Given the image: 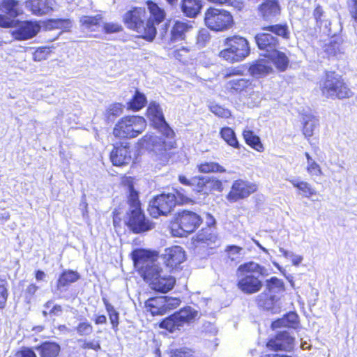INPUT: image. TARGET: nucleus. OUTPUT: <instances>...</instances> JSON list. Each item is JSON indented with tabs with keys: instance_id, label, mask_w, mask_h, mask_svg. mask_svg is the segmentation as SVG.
I'll return each instance as SVG.
<instances>
[{
	"instance_id": "nucleus-1",
	"label": "nucleus",
	"mask_w": 357,
	"mask_h": 357,
	"mask_svg": "<svg viewBox=\"0 0 357 357\" xmlns=\"http://www.w3.org/2000/svg\"><path fill=\"white\" fill-rule=\"evenodd\" d=\"M147 116L154 127L162 133V137L147 134L139 141V144L142 147L152 151L156 159L166 162L169 158L167 152L175 148L174 132L165 121L162 111L156 102H150Z\"/></svg>"
},
{
	"instance_id": "nucleus-2",
	"label": "nucleus",
	"mask_w": 357,
	"mask_h": 357,
	"mask_svg": "<svg viewBox=\"0 0 357 357\" xmlns=\"http://www.w3.org/2000/svg\"><path fill=\"white\" fill-rule=\"evenodd\" d=\"M132 259L151 289L166 293L174 287L176 282L174 278L164 273L149 251L136 250L132 252Z\"/></svg>"
},
{
	"instance_id": "nucleus-3",
	"label": "nucleus",
	"mask_w": 357,
	"mask_h": 357,
	"mask_svg": "<svg viewBox=\"0 0 357 357\" xmlns=\"http://www.w3.org/2000/svg\"><path fill=\"white\" fill-rule=\"evenodd\" d=\"M149 17L145 8H135L124 15V22L127 26L135 31L139 36L149 41H152L156 35L155 26L162 22L165 18V12L153 1L146 2Z\"/></svg>"
},
{
	"instance_id": "nucleus-4",
	"label": "nucleus",
	"mask_w": 357,
	"mask_h": 357,
	"mask_svg": "<svg viewBox=\"0 0 357 357\" xmlns=\"http://www.w3.org/2000/svg\"><path fill=\"white\" fill-rule=\"evenodd\" d=\"M263 271L264 268L254 261L240 265L236 271L237 287L245 294H253L259 291L263 287L259 279Z\"/></svg>"
},
{
	"instance_id": "nucleus-5",
	"label": "nucleus",
	"mask_w": 357,
	"mask_h": 357,
	"mask_svg": "<svg viewBox=\"0 0 357 357\" xmlns=\"http://www.w3.org/2000/svg\"><path fill=\"white\" fill-rule=\"evenodd\" d=\"M321 95L328 99L342 100L353 96V92L344 82L342 76L335 72H327L320 81Z\"/></svg>"
},
{
	"instance_id": "nucleus-6",
	"label": "nucleus",
	"mask_w": 357,
	"mask_h": 357,
	"mask_svg": "<svg viewBox=\"0 0 357 357\" xmlns=\"http://www.w3.org/2000/svg\"><path fill=\"white\" fill-rule=\"evenodd\" d=\"M262 29L265 32L257 33L255 40L259 49L264 52V54L266 57L275 51L278 47V40L272 33L287 38L289 32L287 26L281 24L265 26Z\"/></svg>"
},
{
	"instance_id": "nucleus-7",
	"label": "nucleus",
	"mask_w": 357,
	"mask_h": 357,
	"mask_svg": "<svg viewBox=\"0 0 357 357\" xmlns=\"http://www.w3.org/2000/svg\"><path fill=\"white\" fill-rule=\"evenodd\" d=\"M202 219L197 213L184 210L178 212L171 222L170 229L172 236L183 237L193 232L200 225Z\"/></svg>"
},
{
	"instance_id": "nucleus-8",
	"label": "nucleus",
	"mask_w": 357,
	"mask_h": 357,
	"mask_svg": "<svg viewBox=\"0 0 357 357\" xmlns=\"http://www.w3.org/2000/svg\"><path fill=\"white\" fill-rule=\"evenodd\" d=\"M226 48L219 53L220 57L230 62H240L250 52L248 41L243 37L235 36L225 40Z\"/></svg>"
},
{
	"instance_id": "nucleus-9",
	"label": "nucleus",
	"mask_w": 357,
	"mask_h": 357,
	"mask_svg": "<svg viewBox=\"0 0 357 357\" xmlns=\"http://www.w3.org/2000/svg\"><path fill=\"white\" fill-rule=\"evenodd\" d=\"M146 123L143 117L127 116L121 118L113 130L115 137L120 138L136 137L146 128Z\"/></svg>"
},
{
	"instance_id": "nucleus-10",
	"label": "nucleus",
	"mask_w": 357,
	"mask_h": 357,
	"mask_svg": "<svg viewBox=\"0 0 357 357\" xmlns=\"http://www.w3.org/2000/svg\"><path fill=\"white\" fill-rule=\"evenodd\" d=\"M199 317L200 314L197 310L190 306H187L166 318L160 323V326L172 333L176 330H180L185 324L194 322Z\"/></svg>"
},
{
	"instance_id": "nucleus-11",
	"label": "nucleus",
	"mask_w": 357,
	"mask_h": 357,
	"mask_svg": "<svg viewBox=\"0 0 357 357\" xmlns=\"http://www.w3.org/2000/svg\"><path fill=\"white\" fill-rule=\"evenodd\" d=\"M204 23L211 30L224 31L229 29L233 24V17L224 9L209 8L205 12Z\"/></svg>"
},
{
	"instance_id": "nucleus-12",
	"label": "nucleus",
	"mask_w": 357,
	"mask_h": 357,
	"mask_svg": "<svg viewBox=\"0 0 357 357\" xmlns=\"http://www.w3.org/2000/svg\"><path fill=\"white\" fill-rule=\"evenodd\" d=\"M175 195L161 194L150 202L149 211L151 216L158 218L167 215L175 206Z\"/></svg>"
},
{
	"instance_id": "nucleus-13",
	"label": "nucleus",
	"mask_w": 357,
	"mask_h": 357,
	"mask_svg": "<svg viewBox=\"0 0 357 357\" xmlns=\"http://www.w3.org/2000/svg\"><path fill=\"white\" fill-rule=\"evenodd\" d=\"M257 186L256 184L239 179L235 181L231 187V190L227 195L229 202L234 203L238 200L249 197L252 193L256 192Z\"/></svg>"
},
{
	"instance_id": "nucleus-14",
	"label": "nucleus",
	"mask_w": 357,
	"mask_h": 357,
	"mask_svg": "<svg viewBox=\"0 0 357 357\" xmlns=\"http://www.w3.org/2000/svg\"><path fill=\"white\" fill-rule=\"evenodd\" d=\"M10 34L16 40H26L35 37L40 31L41 26L37 21H20Z\"/></svg>"
},
{
	"instance_id": "nucleus-15",
	"label": "nucleus",
	"mask_w": 357,
	"mask_h": 357,
	"mask_svg": "<svg viewBox=\"0 0 357 357\" xmlns=\"http://www.w3.org/2000/svg\"><path fill=\"white\" fill-rule=\"evenodd\" d=\"M129 211L126 222L133 232H144L153 228L151 223L145 218L140 208L130 209Z\"/></svg>"
},
{
	"instance_id": "nucleus-16",
	"label": "nucleus",
	"mask_w": 357,
	"mask_h": 357,
	"mask_svg": "<svg viewBox=\"0 0 357 357\" xmlns=\"http://www.w3.org/2000/svg\"><path fill=\"white\" fill-rule=\"evenodd\" d=\"M162 257L167 267L174 269L185 260V253L183 248L174 245L166 248Z\"/></svg>"
},
{
	"instance_id": "nucleus-17",
	"label": "nucleus",
	"mask_w": 357,
	"mask_h": 357,
	"mask_svg": "<svg viewBox=\"0 0 357 357\" xmlns=\"http://www.w3.org/2000/svg\"><path fill=\"white\" fill-rule=\"evenodd\" d=\"M190 29H192V25L188 22L176 21L172 27L169 34L167 35V31H165L167 36L162 35V38L165 43L170 47L172 43L184 40L185 33Z\"/></svg>"
},
{
	"instance_id": "nucleus-18",
	"label": "nucleus",
	"mask_w": 357,
	"mask_h": 357,
	"mask_svg": "<svg viewBox=\"0 0 357 357\" xmlns=\"http://www.w3.org/2000/svg\"><path fill=\"white\" fill-rule=\"evenodd\" d=\"M294 346V337H291L287 331L281 332L275 339L271 340L267 343V347L275 351H291Z\"/></svg>"
},
{
	"instance_id": "nucleus-19",
	"label": "nucleus",
	"mask_w": 357,
	"mask_h": 357,
	"mask_svg": "<svg viewBox=\"0 0 357 357\" xmlns=\"http://www.w3.org/2000/svg\"><path fill=\"white\" fill-rule=\"evenodd\" d=\"M260 16L264 20H273L280 14V6L276 0H266L259 6Z\"/></svg>"
},
{
	"instance_id": "nucleus-20",
	"label": "nucleus",
	"mask_w": 357,
	"mask_h": 357,
	"mask_svg": "<svg viewBox=\"0 0 357 357\" xmlns=\"http://www.w3.org/2000/svg\"><path fill=\"white\" fill-rule=\"evenodd\" d=\"M54 0H27L25 6L33 15H43L52 10Z\"/></svg>"
},
{
	"instance_id": "nucleus-21",
	"label": "nucleus",
	"mask_w": 357,
	"mask_h": 357,
	"mask_svg": "<svg viewBox=\"0 0 357 357\" xmlns=\"http://www.w3.org/2000/svg\"><path fill=\"white\" fill-rule=\"evenodd\" d=\"M131 159L130 149L127 146L114 147L110 153V160L112 164L116 166L129 164Z\"/></svg>"
},
{
	"instance_id": "nucleus-22",
	"label": "nucleus",
	"mask_w": 357,
	"mask_h": 357,
	"mask_svg": "<svg viewBox=\"0 0 357 357\" xmlns=\"http://www.w3.org/2000/svg\"><path fill=\"white\" fill-rule=\"evenodd\" d=\"M249 72L252 76L260 78L271 73L273 72V67L269 60L260 59L250 66Z\"/></svg>"
},
{
	"instance_id": "nucleus-23",
	"label": "nucleus",
	"mask_w": 357,
	"mask_h": 357,
	"mask_svg": "<svg viewBox=\"0 0 357 357\" xmlns=\"http://www.w3.org/2000/svg\"><path fill=\"white\" fill-rule=\"evenodd\" d=\"M165 298L163 296L151 298L145 303L146 308L152 315L164 314Z\"/></svg>"
},
{
	"instance_id": "nucleus-24",
	"label": "nucleus",
	"mask_w": 357,
	"mask_h": 357,
	"mask_svg": "<svg viewBox=\"0 0 357 357\" xmlns=\"http://www.w3.org/2000/svg\"><path fill=\"white\" fill-rule=\"evenodd\" d=\"M202 6L201 0H183L181 9L186 16L194 17L199 13Z\"/></svg>"
},
{
	"instance_id": "nucleus-25",
	"label": "nucleus",
	"mask_w": 357,
	"mask_h": 357,
	"mask_svg": "<svg viewBox=\"0 0 357 357\" xmlns=\"http://www.w3.org/2000/svg\"><path fill=\"white\" fill-rule=\"evenodd\" d=\"M44 26L47 30L61 29L62 31H69L73 24L69 19H52L44 22Z\"/></svg>"
},
{
	"instance_id": "nucleus-26",
	"label": "nucleus",
	"mask_w": 357,
	"mask_h": 357,
	"mask_svg": "<svg viewBox=\"0 0 357 357\" xmlns=\"http://www.w3.org/2000/svg\"><path fill=\"white\" fill-rule=\"evenodd\" d=\"M102 21V17L100 14L95 16H82L79 19L81 26L84 29H87L91 31H96Z\"/></svg>"
},
{
	"instance_id": "nucleus-27",
	"label": "nucleus",
	"mask_w": 357,
	"mask_h": 357,
	"mask_svg": "<svg viewBox=\"0 0 357 357\" xmlns=\"http://www.w3.org/2000/svg\"><path fill=\"white\" fill-rule=\"evenodd\" d=\"M266 57L271 61V64L273 63L279 70L284 71L287 69L289 64V59L284 52L276 50Z\"/></svg>"
},
{
	"instance_id": "nucleus-28",
	"label": "nucleus",
	"mask_w": 357,
	"mask_h": 357,
	"mask_svg": "<svg viewBox=\"0 0 357 357\" xmlns=\"http://www.w3.org/2000/svg\"><path fill=\"white\" fill-rule=\"evenodd\" d=\"M243 137L246 144L250 147L258 152L264 151V147L260 140V138L256 135L253 131L247 129L244 130L243 132Z\"/></svg>"
},
{
	"instance_id": "nucleus-29",
	"label": "nucleus",
	"mask_w": 357,
	"mask_h": 357,
	"mask_svg": "<svg viewBox=\"0 0 357 357\" xmlns=\"http://www.w3.org/2000/svg\"><path fill=\"white\" fill-rule=\"evenodd\" d=\"M40 357H56L60 352V347L54 342H45L36 347Z\"/></svg>"
},
{
	"instance_id": "nucleus-30",
	"label": "nucleus",
	"mask_w": 357,
	"mask_h": 357,
	"mask_svg": "<svg viewBox=\"0 0 357 357\" xmlns=\"http://www.w3.org/2000/svg\"><path fill=\"white\" fill-rule=\"evenodd\" d=\"M289 182L292 185L297 188L299 194L303 197L310 198L311 197L317 195V191L312 185L306 181H298L296 179H291Z\"/></svg>"
},
{
	"instance_id": "nucleus-31",
	"label": "nucleus",
	"mask_w": 357,
	"mask_h": 357,
	"mask_svg": "<svg viewBox=\"0 0 357 357\" xmlns=\"http://www.w3.org/2000/svg\"><path fill=\"white\" fill-rule=\"evenodd\" d=\"M221 137L230 146L234 149H239L240 144L236 137L233 129L229 127L222 128L220 132Z\"/></svg>"
},
{
	"instance_id": "nucleus-32",
	"label": "nucleus",
	"mask_w": 357,
	"mask_h": 357,
	"mask_svg": "<svg viewBox=\"0 0 357 357\" xmlns=\"http://www.w3.org/2000/svg\"><path fill=\"white\" fill-rule=\"evenodd\" d=\"M79 278L78 273L73 271H66L59 277L57 282L59 289L76 282Z\"/></svg>"
},
{
	"instance_id": "nucleus-33",
	"label": "nucleus",
	"mask_w": 357,
	"mask_h": 357,
	"mask_svg": "<svg viewBox=\"0 0 357 357\" xmlns=\"http://www.w3.org/2000/svg\"><path fill=\"white\" fill-rule=\"evenodd\" d=\"M319 124V121L313 116H305L303 119V132L305 137H310Z\"/></svg>"
},
{
	"instance_id": "nucleus-34",
	"label": "nucleus",
	"mask_w": 357,
	"mask_h": 357,
	"mask_svg": "<svg viewBox=\"0 0 357 357\" xmlns=\"http://www.w3.org/2000/svg\"><path fill=\"white\" fill-rule=\"evenodd\" d=\"M251 84L252 82L249 79L245 78L234 79L227 83L226 88L230 91H241L251 86Z\"/></svg>"
},
{
	"instance_id": "nucleus-35",
	"label": "nucleus",
	"mask_w": 357,
	"mask_h": 357,
	"mask_svg": "<svg viewBox=\"0 0 357 357\" xmlns=\"http://www.w3.org/2000/svg\"><path fill=\"white\" fill-rule=\"evenodd\" d=\"M256 302L259 306L266 310H271L275 303V296L264 291L257 296Z\"/></svg>"
},
{
	"instance_id": "nucleus-36",
	"label": "nucleus",
	"mask_w": 357,
	"mask_h": 357,
	"mask_svg": "<svg viewBox=\"0 0 357 357\" xmlns=\"http://www.w3.org/2000/svg\"><path fill=\"white\" fill-rule=\"evenodd\" d=\"M306 158V171L312 176H320L323 175V172L320 165L311 157V155L305 152Z\"/></svg>"
},
{
	"instance_id": "nucleus-37",
	"label": "nucleus",
	"mask_w": 357,
	"mask_h": 357,
	"mask_svg": "<svg viewBox=\"0 0 357 357\" xmlns=\"http://www.w3.org/2000/svg\"><path fill=\"white\" fill-rule=\"evenodd\" d=\"M18 1L16 0H1V7L5 13L13 16H20L22 10L17 7Z\"/></svg>"
},
{
	"instance_id": "nucleus-38",
	"label": "nucleus",
	"mask_w": 357,
	"mask_h": 357,
	"mask_svg": "<svg viewBox=\"0 0 357 357\" xmlns=\"http://www.w3.org/2000/svg\"><path fill=\"white\" fill-rule=\"evenodd\" d=\"M146 98L144 93L136 91L133 98L128 102V108L133 111H138L144 107Z\"/></svg>"
},
{
	"instance_id": "nucleus-39",
	"label": "nucleus",
	"mask_w": 357,
	"mask_h": 357,
	"mask_svg": "<svg viewBox=\"0 0 357 357\" xmlns=\"http://www.w3.org/2000/svg\"><path fill=\"white\" fill-rule=\"evenodd\" d=\"M266 289L269 293H281L284 291V284L282 280L272 277L266 281Z\"/></svg>"
},
{
	"instance_id": "nucleus-40",
	"label": "nucleus",
	"mask_w": 357,
	"mask_h": 357,
	"mask_svg": "<svg viewBox=\"0 0 357 357\" xmlns=\"http://www.w3.org/2000/svg\"><path fill=\"white\" fill-rule=\"evenodd\" d=\"M102 301L108 313L112 328L113 329L116 330L119 324V314L106 298H102Z\"/></svg>"
},
{
	"instance_id": "nucleus-41",
	"label": "nucleus",
	"mask_w": 357,
	"mask_h": 357,
	"mask_svg": "<svg viewBox=\"0 0 357 357\" xmlns=\"http://www.w3.org/2000/svg\"><path fill=\"white\" fill-rule=\"evenodd\" d=\"M197 168L201 173L211 172H225V169L215 162H206L197 165Z\"/></svg>"
},
{
	"instance_id": "nucleus-42",
	"label": "nucleus",
	"mask_w": 357,
	"mask_h": 357,
	"mask_svg": "<svg viewBox=\"0 0 357 357\" xmlns=\"http://www.w3.org/2000/svg\"><path fill=\"white\" fill-rule=\"evenodd\" d=\"M123 112V106L119 103H114L110 105L105 112V116L107 121L112 122L116 117L121 115Z\"/></svg>"
},
{
	"instance_id": "nucleus-43",
	"label": "nucleus",
	"mask_w": 357,
	"mask_h": 357,
	"mask_svg": "<svg viewBox=\"0 0 357 357\" xmlns=\"http://www.w3.org/2000/svg\"><path fill=\"white\" fill-rule=\"evenodd\" d=\"M228 258L235 263L241 261L243 257V248L236 245H229L226 248Z\"/></svg>"
},
{
	"instance_id": "nucleus-44",
	"label": "nucleus",
	"mask_w": 357,
	"mask_h": 357,
	"mask_svg": "<svg viewBox=\"0 0 357 357\" xmlns=\"http://www.w3.org/2000/svg\"><path fill=\"white\" fill-rule=\"evenodd\" d=\"M18 16H13L5 13L0 14V27L14 28L19 24L20 20L16 19Z\"/></svg>"
},
{
	"instance_id": "nucleus-45",
	"label": "nucleus",
	"mask_w": 357,
	"mask_h": 357,
	"mask_svg": "<svg viewBox=\"0 0 357 357\" xmlns=\"http://www.w3.org/2000/svg\"><path fill=\"white\" fill-rule=\"evenodd\" d=\"M198 241L210 244L211 243H215L217 236L213 233L211 228H207L202 230L197 235Z\"/></svg>"
},
{
	"instance_id": "nucleus-46",
	"label": "nucleus",
	"mask_w": 357,
	"mask_h": 357,
	"mask_svg": "<svg viewBox=\"0 0 357 357\" xmlns=\"http://www.w3.org/2000/svg\"><path fill=\"white\" fill-rule=\"evenodd\" d=\"M205 184L208 185V188H211L213 190H216L218 191H221L222 188V183L220 180L218 179H212V180H206L205 178L202 177L199 178V191L202 190V188L205 185Z\"/></svg>"
},
{
	"instance_id": "nucleus-47",
	"label": "nucleus",
	"mask_w": 357,
	"mask_h": 357,
	"mask_svg": "<svg viewBox=\"0 0 357 357\" xmlns=\"http://www.w3.org/2000/svg\"><path fill=\"white\" fill-rule=\"evenodd\" d=\"M8 282L5 279L0 278V309L6 307L8 292Z\"/></svg>"
},
{
	"instance_id": "nucleus-48",
	"label": "nucleus",
	"mask_w": 357,
	"mask_h": 357,
	"mask_svg": "<svg viewBox=\"0 0 357 357\" xmlns=\"http://www.w3.org/2000/svg\"><path fill=\"white\" fill-rule=\"evenodd\" d=\"M128 204L130 206V209H133L135 208H140V203L138 198V193L134 189L132 185H129L128 187Z\"/></svg>"
},
{
	"instance_id": "nucleus-49",
	"label": "nucleus",
	"mask_w": 357,
	"mask_h": 357,
	"mask_svg": "<svg viewBox=\"0 0 357 357\" xmlns=\"http://www.w3.org/2000/svg\"><path fill=\"white\" fill-rule=\"evenodd\" d=\"M279 251L285 258L290 259L294 266H298L303 259L301 255H298L293 252L288 251L283 248H280Z\"/></svg>"
},
{
	"instance_id": "nucleus-50",
	"label": "nucleus",
	"mask_w": 357,
	"mask_h": 357,
	"mask_svg": "<svg viewBox=\"0 0 357 357\" xmlns=\"http://www.w3.org/2000/svg\"><path fill=\"white\" fill-rule=\"evenodd\" d=\"M75 331L78 335L82 336L89 335L93 332V326L92 325L87 322L83 321L80 322L75 328Z\"/></svg>"
},
{
	"instance_id": "nucleus-51",
	"label": "nucleus",
	"mask_w": 357,
	"mask_h": 357,
	"mask_svg": "<svg viewBox=\"0 0 357 357\" xmlns=\"http://www.w3.org/2000/svg\"><path fill=\"white\" fill-rule=\"evenodd\" d=\"M51 53L49 47H43L38 48L33 54V59L35 61H41L46 59Z\"/></svg>"
},
{
	"instance_id": "nucleus-52",
	"label": "nucleus",
	"mask_w": 357,
	"mask_h": 357,
	"mask_svg": "<svg viewBox=\"0 0 357 357\" xmlns=\"http://www.w3.org/2000/svg\"><path fill=\"white\" fill-rule=\"evenodd\" d=\"M210 110L215 115L222 118H229L231 116V112L229 109L222 107L218 105H212L210 106Z\"/></svg>"
},
{
	"instance_id": "nucleus-53",
	"label": "nucleus",
	"mask_w": 357,
	"mask_h": 357,
	"mask_svg": "<svg viewBox=\"0 0 357 357\" xmlns=\"http://www.w3.org/2000/svg\"><path fill=\"white\" fill-rule=\"evenodd\" d=\"M165 298V312L166 313L168 310H173L181 304V300L178 298L167 297Z\"/></svg>"
},
{
	"instance_id": "nucleus-54",
	"label": "nucleus",
	"mask_w": 357,
	"mask_h": 357,
	"mask_svg": "<svg viewBox=\"0 0 357 357\" xmlns=\"http://www.w3.org/2000/svg\"><path fill=\"white\" fill-rule=\"evenodd\" d=\"M175 205L187 204L191 202V199L185 194L183 190H176L175 191Z\"/></svg>"
},
{
	"instance_id": "nucleus-55",
	"label": "nucleus",
	"mask_w": 357,
	"mask_h": 357,
	"mask_svg": "<svg viewBox=\"0 0 357 357\" xmlns=\"http://www.w3.org/2000/svg\"><path fill=\"white\" fill-rule=\"evenodd\" d=\"M104 30L107 33H116L121 30V26L117 23H106L104 25Z\"/></svg>"
},
{
	"instance_id": "nucleus-56",
	"label": "nucleus",
	"mask_w": 357,
	"mask_h": 357,
	"mask_svg": "<svg viewBox=\"0 0 357 357\" xmlns=\"http://www.w3.org/2000/svg\"><path fill=\"white\" fill-rule=\"evenodd\" d=\"M324 15V10L321 8V6H317L313 12V15L314 19L316 20L317 24L319 25H322L323 24V20L321 19V17Z\"/></svg>"
},
{
	"instance_id": "nucleus-57",
	"label": "nucleus",
	"mask_w": 357,
	"mask_h": 357,
	"mask_svg": "<svg viewBox=\"0 0 357 357\" xmlns=\"http://www.w3.org/2000/svg\"><path fill=\"white\" fill-rule=\"evenodd\" d=\"M82 348L83 349H91L95 351H98L100 349V345L98 342L95 341H83V344L82 345Z\"/></svg>"
},
{
	"instance_id": "nucleus-58",
	"label": "nucleus",
	"mask_w": 357,
	"mask_h": 357,
	"mask_svg": "<svg viewBox=\"0 0 357 357\" xmlns=\"http://www.w3.org/2000/svg\"><path fill=\"white\" fill-rule=\"evenodd\" d=\"M271 326L273 329H276L280 327H289V325L287 323V319L282 318L273 321Z\"/></svg>"
},
{
	"instance_id": "nucleus-59",
	"label": "nucleus",
	"mask_w": 357,
	"mask_h": 357,
	"mask_svg": "<svg viewBox=\"0 0 357 357\" xmlns=\"http://www.w3.org/2000/svg\"><path fill=\"white\" fill-rule=\"evenodd\" d=\"M18 357H36V355L32 349L25 348L18 353Z\"/></svg>"
},
{
	"instance_id": "nucleus-60",
	"label": "nucleus",
	"mask_w": 357,
	"mask_h": 357,
	"mask_svg": "<svg viewBox=\"0 0 357 357\" xmlns=\"http://www.w3.org/2000/svg\"><path fill=\"white\" fill-rule=\"evenodd\" d=\"M179 181L185 185H193L199 178H193L192 180H188L185 176L180 175L178 176Z\"/></svg>"
},
{
	"instance_id": "nucleus-61",
	"label": "nucleus",
	"mask_w": 357,
	"mask_h": 357,
	"mask_svg": "<svg viewBox=\"0 0 357 357\" xmlns=\"http://www.w3.org/2000/svg\"><path fill=\"white\" fill-rule=\"evenodd\" d=\"M208 39H209V36H208L207 31L200 32V33L197 36V41L202 45H204L205 44V43L207 40H208Z\"/></svg>"
},
{
	"instance_id": "nucleus-62",
	"label": "nucleus",
	"mask_w": 357,
	"mask_h": 357,
	"mask_svg": "<svg viewBox=\"0 0 357 357\" xmlns=\"http://www.w3.org/2000/svg\"><path fill=\"white\" fill-rule=\"evenodd\" d=\"M171 357H191V355L189 352L181 349L174 351Z\"/></svg>"
},
{
	"instance_id": "nucleus-63",
	"label": "nucleus",
	"mask_w": 357,
	"mask_h": 357,
	"mask_svg": "<svg viewBox=\"0 0 357 357\" xmlns=\"http://www.w3.org/2000/svg\"><path fill=\"white\" fill-rule=\"evenodd\" d=\"M62 312V307L59 305H55L50 309L49 314L54 316H59Z\"/></svg>"
},
{
	"instance_id": "nucleus-64",
	"label": "nucleus",
	"mask_w": 357,
	"mask_h": 357,
	"mask_svg": "<svg viewBox=\"0 0 357 357\" xmlns=\"http://www.w3.org/2000/svg\"><path fill=\"white\" fill-rule=\"evenodd\" d=\"M350 13L352 17L357 21V1H355L354 5L350 9Z\"/></svg>"
}]
</instances>
